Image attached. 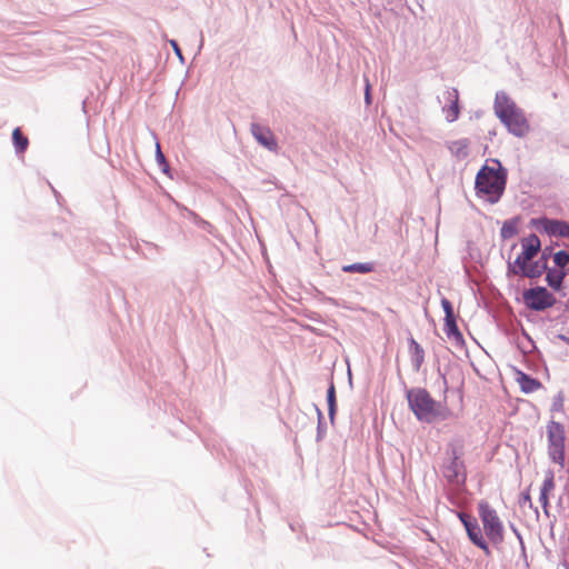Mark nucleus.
I'll return each mask as SVG.
<instances>
[{
  "mask_svg": "<svg viewBox=\"0 0 569 569\" xmlns=\"http://www.w3.org/2000/svg\"><path fill=\"white\" fill-rule=\"evenodd\" d=\"M493 110L513 136L522 138L530 132L531 127L523 110L506 92L496 93Z\"/></svg>",
  "mask_w": 569,
  "mask_h": 569,
  "instance_id": "obj_1",
  "label": "nucleus"
},
{
  "mask_svg": "<svg viewBox=\"0 0 569 569\" xmlns=\"http://www.w3.org/2000/svg\"><path fill=\"white\" fill-rule=\"evenodd\" d=\"M507 171L498 160H492V166H483L476 177V190L491 203L497 202L506 188Z\"/></svg>",
  "mask_w": 569,
  "mask_h": 569,
  "instance_id": "obj_2",
  "label": "nucleus"
},
{
  "mask_svg": "<svg viewBox=\"0 0 569 569\" xmlns=\"http://www.w3.org/2000/svg\"><path fill=\"white\" fill-rule=\"evenodd\" d=\"M407 399L410 409L420 421L432 422L442 417L440 405L425 389L409 390Z\"/></svg>",
  "mask_w": 569,
  "mask_h": 569,
  "instance_id": "obj_3",
  "label": "nucleus"
},
{
  "mask_svg": "<svg viewBox=\"0 0 569 569\" xmlns=\"http://www.w3.org/2000/svg\"><path fill=\"white\" fill-rule=\"evenodd\" d=\"M449 461L442 467V475L449 483L465 485L467 479L466 466L462 460L463 445L459 441L449 443Z\"/></svg>",
  "mask_w": 569,
  "mask_h": 569,
  "instance_id": "obj_4",
  "label": "nucleus"
},
{
  "mask_svg": "<svg viewBox=\"0 0 569 569\" xmlns=\"http://www.w3.org/2000/svg\"><path fill=\"white\" fill-rule=\"evenodd\" d=\"M478 512L488 539L495 545L501 543L503 541V526L497 511L488 501L481 500L478 503Z\"/></svg>",
  "mask_w": 569,
  "mask_h": 569,
  "instance_id": "obj_5",
  "label": "nucleus"
},
{
  "mask_svg": "<svg viewBox=\"0 0 569 569\" xmlns=\"http://www.w3.org/2000/svg\"><path fill=\"white\" fill-rule=\"evenodd\" d=\"M548 449L551 459L562 465L565 460V429L559 422L551 421L547 426Z\"/></svg>",
  "mask_w": 569,
  "mask_h": 569,
  "instance_id": "obj_6",
  "label": "nucleus"
},
{
  "mask_svg": "<svg viewBox=\"0 0 569 569\" xmlns=\"http://www.w3.org/2000/svg\"><path fill=\"white\" fill-rule=\"evenodd\" d=\"M522 298L526 306L536 311L546 310L556 303V298L543 287L525 290Z\"/></svg>",
  "mask_w": 569,
  "mask_h": 569,
  "instance_id": "obj_7",
  "label": "nucleus"
},
{
  "mask_svg": "<svg viewBox=\"0 0 569 569\" xmlns=\"http://www.w3.org/2000/svg\"><path fill=\"white\" fill-rule=\"evenodd\" d=\"M459 519L463 523L469 539L480 549L485 550L489 553L488 545L482 536L481 529L475 518H471L469 515L463 512L459 513Z\"/></svg>",
  "mask_w": 569,
  "mask_h": 569,
  "instance_id": "obj_8",
  "label": "nucleus"
},
{
  "mask_svg": "<svg viewBox=\"0 0 569 569\" xmlns=\"http://www.w3.org/2000/svg\"><path fill=\"white\" fill-rule=\"evenodd\" d=\"M536 226L549 236L569 238V223L566 221L540 218L536 220Z\"/></svg>",
  "mask_w": 569,
  "mask_h": 569,
  "instance_id": "obj_9",
  "label": "nucleus"
},
{
  "mask_svg": "<svg viewBox=\"0 0 569 569\" xmlns=\"http://www.w3.org/2000/svg\"><path fill=\"white\" fill-rule=\"evenodd\" d=\"M521 248L522 251L517 257L512 266L529 262L540 251L541 242L536 234H530L521 240Z\"/></svg>",
  "mask_w": 569,
  "mask_h": 569,
  "instance_id": "obj_10",
  "label": "nucleus"
},
{
  "mask_svg": "<svg viewBox=\"0 0 569 569\" xmlns=\"http://www.w3.org/2000/svg\"><path fill=\"white\" fill-rule=\"evenodd\" d=\"M547 269V257L542 254L539 261L523 264L511 266L510 270L515 274H522L528 278H538Z\"/></svg>",
  "mask_w": 569,
  "mask_h": 569,
  "instance_id": "obj_11",
  "label": "nucleus"
},
{
  "mask_svg": "<svg viewBox=\"0 0 569 569\" xmlns=\"http://www.w3.org/2000/svg\"><path fill=\"white\" fill-rule=\"evenodd\" d=\"M443 94L448 104L442 108V111L446 120L448 122H453L459 117V92L456 88H450L447 89Z\"/></svg>",
  "mask_w": 569,
  "mask_h": 569,
  "instance_id": "obj_12",
  "label": "nucleus"
},
{
  "mask_svg": "<svg viewBox=\"0 0 569 569\" xmlns=\"http://www.w3.org/2000/svg\"><path fill=\"white\" fill-rule=\"evenodd\" d=\"M251 132L257 141L271 151H277L278 143L271 130L258 123L251 126Z\"/></svg>",
  "mask_w": 569,
  "mask_h": 569,
  "instance_id": "obj_13",
  "label": "nucleus"
},
{
  "mask_svg": "<svg viewBox=\"0 0 569 569\" xmlns=\"http://www.w3.org/2000/svg\"><path fill=\"white\" fill-rule=\"evenodd\" d=\"M469 140L463 138L449 142L448 148L456 159L463 160L469 156Z\"/></svg>",
  "mask_w": 569,
  "mask_h": 569,
  "instance_id": "obj_14",
  "label": "nucleus"
},
{
  "mask_svg": "<svg viewBox=\"0 0 569 569\" xmlns=\"http://www.w3.org/2000/svg\"><path fill=\"white\" fill-rule=\"evenodd\" d=\"M409 350L412 363L415 365L416 369H420L421 365L425 361L423 348L413 338H410Z\"/></svg>",
  "mask_w": 569,
  "mask_h": 569,
  "instance_id": "obj_15",
  "label": "nucleus"
},
{
  "mask_svg": "<svg viewBox=\"0 0 569 569\" xmlns=\"http://www.w3.org/2000/svg\"><path fill=\"white\" fill-rule=\"evenodd\" d=\"M565 276V271L560 268L549 269L547 271L546 281L553 290L560 291Z\"/></svg>",
  "mask_w": 569,
  "mask_h": 569,
  "instance_id": "obj_16",
  "label": "nucleus"
},
{
  "mask_svg": "<svg viewBox=\"0 0 569 569\" xmlns=\"http://www.w3.org/2000/svg\"><path fill=\"white\" fill-rule=\"evenodd\" d=\"M553 488H555L553 477L549 476L542 482V486L540 488V497H539V501L546 511H547V507H548L549 495L553 490Z\"/></svg>",
  "mask_w": 569,
  "mask_h": 569,
  "instance_id": "obj_17",
  "label": "nucleus"
},
{
  "mask_svg": "<svg viewBox=\"0 0 569 569\" xmlns=\"http://www.w3.org/2000/svg\"><path fill=\"white\" fill-rule=\"evenodd\" d=\"M443 331L446 332L448 338H455L456 340H459L462 338L461 332L458 329L455 315H452L450 318L445 317V327Z\"/></svg>",
  "mask_w": 569,
  "mask_h": 569,
  "instance_id": "obj_18",
  "label": "nucleus"
},
{
  "mask_svg": "<svg viewBox=\"0 0 569 569\" xmlns=\"http://www.w3.org/2000/svg\"><path fill=\"white\" fill-rule=\"evenodd\" d=\"M12 140L17 152H24L29 146V140L23 136L20 128H16L12 132Z\"/></svg>",
  "mask_w": 569,
  "mask_h": 569,
  "instance_id": "obj_19",
  "label": "nucleus"
},
{
  "mask_svg": "<svg viewBox=\"0 0 569 569\" xmlns=\"http://www.w3.org/2000/svg\"><path fill=\"white\" fill-rule=\"evenodd\" d=\"M182 49L187 50L189 54L196 56L202 47V38H182Z\"/></svg>",
  "mask_w": 569,
  "mask_h": 569,
  "instance_id": "obj_20",
  "label": "nucleus"
},
{
  "mask_svg": "<svg viewBox=\"0 0 569 569\" xmlns=\"http://www.w3.org/2000/svg\"><path fill=\"white\" fill-rule=\"evenodd\" d=\"M375 266L372 262H365V263H352L348 266H343L342 270L345 272H359V273H369L373 271Z\"/></svg>",
  "mask_w": 569,
  "mask_h": 569,
  "instance_id": "obj_21",
  "label": "nucleus"
},
{
  "mask_svg": "<svg viewBox=\"0 0 569 569\" xmlns=\"http://www.w3.org/2000/svg\"><path fill=\"white\" fill-rule=\"evenodd\" d=\"M553 261L560 269H562L569 263V253L562 250L558 251L553 254Z\"/></svg>",
  "mask_w": 569,
  "mask_h": 569,
  "instance_id": "obj_22",
  "label": "nucleus"
},
{
  "mask_svg": "<svg viewBox=\"0 0 569 569\" xmlns=\"http://www.w3.org/2000/svg\"><path fill=\"white\" fill-rule=\"evenodd\" d=\"M538 387H539V382L538 381H536L535 379H531V378H529L527 376H523L522 389L526 392L533 391Z\"/></svg>",
  "mask_w": 569,
  "mask_h": 569,
  "instance_id": "obj_23",
  "label": "nucleus"
},
{
  "mask_svg": "<svg viewBox=\"0 0 569 569\" xmlns=\"http://www.w3.org/2000/svg\"><path fill=\"white\" fill-rule=\"evenodd\" d=\"M327 398H328L329 413L332 415L335 411V406H336V393H335L333 385H331L329 387Z\"/></svg>",
  "mask_w": 569,
  "mask_h": 569,
  "instance_id": "obj_24",
  "label": "nucleus"
},
{
  "mask_svg": "<svg viewBox=\"0 0 569 569\" xmlns=\"http://www.w3.org/2000/svg\"><path fill=\"white\" fill-rule=\"evenodd\" d=\"M441 306L443 308L446 317L450 318L453 315V308H452L451 302L448 299H442Z\"/></svg>",
  "mask_w": 569,
  "mask_h": 569,
  "instance_id": "obj_25",
  "label": "nucleus"
},
{
  "mask_svg": "<svg viewBox=\"0 0 569 569\" xmlns=\"http://www.w3.org/2000/svg\"><path fill=\"white\" fill-rule=\"evenodd\" d=\"M169 42L176 54L182 60V44H180L176 39H171Z\"/></svg>",
  "mask_w": 569,
  "mask_h": 569,
  "instance_id": "obj_26",
  "label": "nucleus"
},
{
  "mask_svg": "<svg viewBox=\"0 0 569 569\" xmlns=\"http://www.w3.org/2000/svg\"><path fill=\"white\" fill-rule=\"evenodd\" d=\"M515 232V228L507 224H505L501 229V233L505 238L512 237Z\"/></svg>",
  "mask_w": 569,
  "mask_h": 569,
  "instance_id": "obj_27",
  "label": "nucleus"
},
{
  "mask_svg": "<svg viewBox=\"0 0 569 569\" xmlns=\"http://www.w3.org/2000/svg\"><path fill=\"white\" fill-rule=\"evenodd\" d=\"M156 149H157V151H156V156H157L158 161H159L160 163L164 162V156H163V153L161 152V149H160V144H159V143H157Z\"/></svg>",
  "mask_w": 569,
  "mask_h": 569,
  "instance_id": "obj_28",
  "label": "nucleus"
},
{
  "mask_svg": "<svg viewBox=\"0 0 569 569\" xmlns=\"http://www.w3.org/2000/svg\"><path fill=\"white\" fill-rule=\"evenodd\" d=\"M366 101L367 103H370V84L367 83L366 86Z\"/></svg>",
  "mask_w": 569,
  "mask_h": 569,
  "instance_id": "obj_29",
  "label": "nucleus"
},
{
  "mask_svg": "<svg viewBox=\"0 0 569 569\" xmlns=\"http://www.w3.org/2000/svg\"><path fill=\"white\" fill-rule=\"evenodd\" d=\"M94 36H107V32L96 33Z\"/></svg>",
  "mask_w": 569,
  "mask_h": 569,
  "instance_id": "obj_30",
  "label": "nucleus"
}]
</instances>
